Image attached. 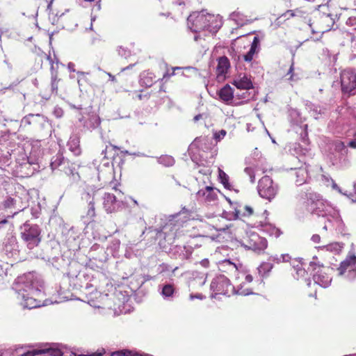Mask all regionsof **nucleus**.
<instances>
[{
  "label": "nucleus",
  "instance_id": "obj_1",
  "mask_svg": "<svg viewBox=\"0 0 356 356\" xmlns=\"http://www.w3.org/2000/svg\"><path fill=\"white\" fill-rule=\"evenodd\" d=\"M13 289L17 293V298L22 300L21 305L24 308L31 309L53 302L48 299L42 300L44 296V282L35 272L18 276Z\"/></svg>",
  "mask_w": 356,
  "mask_h": 356
},
{
  "label": "nucleus",
  "instance_id": "obj_2",
  "mask_svg": "<svg viewBox=\"0 0 356 356\" xmlns=\"http://www.w3.org/2000/svg\"><path fill=\"white\" fill-rule=\"evenodd\" d=\"M187 22L188 28L195 33L205 30L215 33L220 26L218 24L217 17L204 10L191 14L187 19Z\"/></svg>",
  "mask_w": 356,
  "mask_h": 356
},
{
  "label": "nucleus",
  "instance_id": "obj_3",
  "mask_svg": "<svg viewBox=\"0 0 356 356\" xmlns=\"http://www.w3.org/2000/svg\"><path fill=\"white\" fill-rule=\"evenodd\" d=\"M20 236L26 246L32 250L39 245L42 241V229L36 224L25 222L19 227Z\"/></svg>",
  "mask_w": 356,
  "mask_h": 356
},
{
  "label": "nucleus",
  "instance_id": "obj_4",
  "mask_svg": "<svg viewBox=\"0 0 356 356\" xmlns=\"http://www.w3.org/2000/svg\"><path fill=\"white\" fill-rule=\"evenodd\" d=\"M50 166L52 170L58 169L60 171L64 172L74 183L78 182L80 180L81 177L78 172V165L65 159L62 154L58 153L51 158Z\"/></svg>",
  "mask_w": 356,
  "mask_h": 356
},
{
  "label": "nucleus",
  "instance_id": "obj_5",
  "mask_svg": "<svg viewBox=\"0 0 356 356\" xmlns=\"http://www.w3.org/2000/svg\"><path fill=\"white\" fill-rule=\"evenodd\" d=\"M308 201L307 209L312 215L324 218L336 215V209L318 195L310 193Z\"/></svg>",
  "mask_w": 356,
  "mask_h": 356
},
{
  "label": "nucleus",
  "instance_id": "obj_6",
  "mask_svg": "<svg viewBox=\"0 0 356 356\" xmlns=\"http://www.w3.org/2000/svg\"><path fill=\"white\" fill-rule=\"evenodd\" d=\"M279 190L278 184L275 183L269 176H264L258 182L257 191L259 196L269 202L276 197Z\"/></svg>",
  "mask_w": 356,
  "mask_h": 356
},
{
  "label": "nucleus",
  "instance_id": "obj_7",
  "mask_svg": "<svg viewBox=\"0 0 356 356\" xmlns=\"http://www.w3.org/2000/svg\"><path fill=\"white\" fill-rule=\"evenodd\" d=\"M341 91L348 97L356 95V70L346 69L341 72Z\"/></svg>",
  "mask_w": 356,
  "mask_h": 356
},
{
  "label": "nucleus",
  "instance_id": "obj_8",
  "mask_svg": "<svg viewBox=\"0 0 356 356\" xmlns=\"http://www.w3.org/2000/svg\"><path fill=\"white\" fill-rule=\"evenodd\" d=\"M327 157L334 165L341 163L347 154L348 149L342 141L336 140L327 144Z\"/></svg>",
  "mask_w": 356,
  "mask_h": 356
},
{
  "label": "nucleus",
  "instance_id": "obj_9",
  "mask_svg": "<svg viewBox=\"0 0 356 356\" xmlns=\"http://www.w3.org/2000/svg\"><path fill=\"white\" fill-rule=\"evenodd\" d=\"M229 280L224 275H220L213 279L210 288L216 294L226 295L229 293V289L232 288Z\"/></svg>",
  "mask_w": 356,
  "mask_h": 356
},
{
  "label": "nucleus",
  "instance_id": "obj_10",
  "mask_svg": "<svg viewBox=\"0 0 356 356\" xmlns=\"http://www.w3.org/2000/svg\"><path fill=\"white\" fill-rule=\"evenodd\" d=\"M193 252V248L191 245H175L170 249L169 254L175 259L184 261L189 260Z\"/></svg>",
  "mask_w": 356,
  "mask_h": 356
},
{
  "label": "nucleus",
  "instance_id": "obj_11",
  "mask_svg": "<svg viewBox=\"0 0 356 356\" xmlns=\"http://www.w3.org/2000/svg\"><path fill=\"white\" fill-rule=\"evenodd\" d=\"M347 269H349L348 278L355 279L356 277V257L355 255L350 256L341 262L337 268L339 275H342Z\"/></svg>",
  "mask_w": 356,
  "mask_h": 356
},
{
  "label": "nucleus",
  "instance_id": "obj_12",
  "mask_svg": "<svg viewBox=\"0 0 356 356\" xmlns=\"http://www.w3.org/2000/svg\"><path fill=\"white\" fill-rule=\"evenodd\" d=\"M103 205L108 213L117 211L122 205V202L118 200L116 197L110 193H106L103 197Z\"/></svg>",
  "mask_w": 356,
  "mask_h": 356
},
{
  "label": "nucleus",
  "instance_id": "obj_13",
  "mask_svg": "<svg viewBox=\"0 0 356 356\" xmlns=\"http://www.w3.org/2000/svg\"><path fill=\"white\" fill-rule=\"evenodd\" d=\"M83 127L88 131H92L100 126L101 119L95 113H88L86 116L79 118Z\"/></svg>",
  "mask_w": 356,
  "mask_h": 356
},
{
  "label": "nucleus",
  "instance_id": "obj_14",
  "mask_svg": "<svg viewBox=\"0 0 356 356\" xmlns=\"http://www.w3.org/2000/svg\"><path fill=\"white\" fill-rule=\"evenodd\" d=\"M267 241L257 234H252L249 241L248 248L254 251H261L266 248Z\"/></svg>",
  "mask_w": 356,
  "mask_h": 356
},
{
  "label": "nucleus",
  "instance_id": "obj_15",
  "mask_svg": "<svg viewBox=\"0 0 356 356\" xmlns=\"http://www.w3.org/2000/svg\"><path fill=\"white\" fill-rule=\"evenodd\" d=\"M232 84L238 89L248 90L252 88L250 79L245 74L240 73L233 80Z\"/></svg>",
  "mask_w": 356,
  "mask_h": 356
},
{
  "label": "nucleus",
  "instance_id": "obj_16",
  "mask_svg": "<svg viewBox=\"0 0 356 356\" xmlns=\"http://www.w3.org/2000/svg\"><path fill=\"white\" fill-rule=\"evenodd\" d=\"M46 122V118L44 116L40 114H32L30 113L22 120V124L24 125H41L43 126Z\"/></svg>",
  "mask_w": 356,
  "mask_h": 356
},
{
  "label": "nucleus",
  "instance_id": "obj_17",
  "mask_svg": "<svg viewBox=\"0 0 356 356\" xmlns=\"http://www.w3.org/2000/svg\"><path fill=\"white\" fill-rule=\"evenodd\" d=\"M307 110L312 113L315 119H318L322 115L327 112V108L324 106L314 104L311 102L307 101L305 103Z\"/></svg>",
  "mask_w": 356,
  "mask_h": 356
},
{
  "label": "nucleus",
  "instance_id": "obj_18",
  "mask_svg": "<svg viewBox=\"0 0 356 356\" xmlns=\"http://www.w3.org/2000/svg\"><path fill=\"white\" fill-rule=\"evenodd\" d=\"M229 19L233 20L238 26H243L252 22V19H248L247 16L239 11L232 13L229 15Z\"/></svg>",
  "mask_w": 356,
  "mask_h": 356
},
{
  "label": "nucleus",
  "instance_id": "obj_19",
  "mask_svg": "<svg viewBox=\"0 0 356 356\" xmlns=\"http://www.w3.org/2000/svg\"><path fill=\"white\" fill-rule=\"evenodd\" d=\"M314 281L316 284H319L323 288H326L330 286L332 278L328 276L326 273L318 271L316 274L313 276Z\"/></svg>",
  "mask_w": 356,
  "mask_h": 356
},
{
  "label": "nucleus",
  "instance_id": "obj_20",
  "mask_svg": "<svg viewBox=\"0 0 356 356\" xmlns=\"http://www.w3.org/2000/svg\"><path fill=\"white\" fill-rule=\"evenodd\" d=\"M98 190L92 186H88L81 193V200L87 204L94 202Z\"/></svg>",
  "mask_w": 356,
  "mask_h": 356
},
{
  "label": "nucleus",
  "instance_id": "obj_21",
  "mask_svg": "<svg viewBox=\"0 0 356 356\" xmlns=\"http://www.w3.org/2000/svg\"><path fill=\"white\" fill-rule=\"evenodd\" d=\"M197 195L199 197H204L205 200L207 202L215 201L217 198V193L211 186H206L204 190H200Z\"/></svg>",
  "mask_w": 356,
  "mask_h": 356
},
{
  "label": "nucleus",
  "instance_id": "obj_22",
  "mask_svg": "<svg viewBox=\"0 0 356 356\" xmlns=\"http://www.w3.org/2000/svg\"><path fill=\"white\" fill-rule=\"evenodd\" d=\"M220 98L227 103L232 100L234 97V90L228 84L222 88L218 92Z\"/></svg>",
  "mask_w": 356,
  "mask_h": 356
},
{
  "label": "nucleus",
  "instance_id": "obj_23",
  "mask_svg": "<svg viewBox=\"0 0 356 356\" xmlns=\"http://www.w3.org/2000/svg\"><path fill=\"white\" fill-rule=\"evenodd\" d=\"M175 293L176 289L173 284H165L162 286L161 295L165 300H172Z\"/></svg>",
  "mask_w": 356,
  "mask_h": 356
},
{
  "label": "nucleus",
  "instance_id": "obj_24",
  "mask_svg": "<svg viewBox=\"0 0 356 356\" xmlns=\"http://www.w3.org/2000/svg\"><path fill=\"white\" fill-rule=\"evenodd\" d=\"M79 143L80 140L78 136H73L70 138V140L67 143V146L69 147L70 150L74 155H79L81 154V148Z\"/></svg>",
  "mask_w": 356,
  "mask_h": 356
},
{
  "label": "nucleus",
  "instance_id": "obj_25",
  "mask_svg": "<svg viewBox=\"0 0 356 356\" xmlns=\"http://www.w3.org/2000/svg\"><path fill=\"white\" fill-rule=\"evenodd\" d=\"M330 217L334 218V222L337 223L334 230L339 234H345V225L339 216V211L336 210V215H332Z\"/></svg>",
  "mask_w": 356,
  "mask_h": 356
},
{
  "label": "nucleus",
  "instance_id": "obj_26",
  "mask_svg": "<svg viewBox=\"0 0 356 356\" xmlns=\"http://www.w3.org/2000/svg\"><path fill=\"white\" fill-rule=\"evenodd\" d=\"M289 118L290 122L293 125H296L298 127L302 126V120L300 117V113L295 109L291 110L289 112Z\"/></svg>",
  "mask_w": 356,
  "mask_h": 356
},
{
  "label": "nucleus",
  "instance_id": "obj_27",
  "mask_svg": "<svg viewBox=\"0 0 356 356\" xmlns=\"http://www.w3.org/2000/svg\"><path fill=\"white\" fill-rule=\"evenodd\" d=\"M296 183L297 185L300 186L306 182L307 178V172L305 168H299L296 171Z\"/></svg>",
  "mask_w": 356,
  "mask_h": 356
},
{
  "label": "nucleus",
  "instance_id": "obj_28",
  "mask_svg": "<svg viewBox=\"0 0 356 356\" xmlns=\"http://www.w3.org/2000/svg\"><path fill=\"white\" fill-rule=\"evenodd\" d=\"M229 67V61L225 56L220 57L218 59V70L220 74L227 72V70Z\"/></svg>",
  "mask_w": 356,
  "mask_h": 356
},
{
  "label": "nucleus",
  "instance_id": "obj_29",
  "mask_svg": "<svg viewBox=\"0 0 356 356\" xmlns=\"http://www.w3.org/2000/svg\"><path fill=\"white\" fill-rule=\"evenodd\" d=\"M17 240L15 237H11L8 238V243L5 244V251L6 253H11L13 254V251L17 250Z\"/></svg>",
  "mask_w": 356,
  "mask_h": 356
},
{
  "label": "nucleus",
  "instance_id": "obj_30",
  "mask_svg": "<svg viewBox=\"0 0 356 356\" xmlns=\"http://www.w3.org/2000/svg\"><path fill=\"white\" fill-rule=\"evenodd\" d=\"M40 355L42 356H62L63 353L58 348L40 349Z\"/></svg>",
  "mask_w": 356,
  "mask_h": 356
},
{
  "label": "nucleus",
  "instance_id": "obj_31",
  "mask_svg": "<svg viewBox=\"0 0 356 356\" xmlns=\"http://www.w3.org/2000/svg\"><path fill=\"white\" fill-rule=\"evenodd\" d=\"M87 204V211L86 213V216H84V218H87L88 221H92L94 220V218L96 216L95 202L88 203Z\"/></svg>",
  "mask_w": 356,
  "mask_h": 356
},
{
  "label": "nucleus",
  "instance_id": "obj_32",
  "mask_svg": "<svg viewBox=\"0 0 356 356\" xmlns=\"http://www.w3.org/2000/svg\"><path fill=\"white\" fill-rule=\"evenodd\" d=\"M273 265L270 262H263L259 267V273L261 276L266 275L273 268Z\"/></svg>",
  "mask_w": 356,
  "mask_h": 356
},
{
  "label": "nucleus",
  "instance_id": "obj_33",
  "mask_svg": "<svg viewBox=\"0 0 356 356\" xmlns=\"http://www.w3.org/2000/svg\"><path fill=\"white\" fill-rule=\"evenodd\" d=\"M60 79H58L56 72H52L51 77V91L52 94H58V83Z\"/></svg>",
  "mask_w": 356,
  "mask_h": 356
},
{
  "label": "nucleus",
  "instance_id": "obj_34",
  "mask_svg": "<svg viewBox=\"0 0 356 356\" xmlns=\"http://www.w3.org/2000/svg\"><path fill=\"white\" fill-rule=\"evenodd\" d=\"M158 161L159 163L167 167L172 166L175 163L174 158L168 155H165L159 157Z\"/></svg>",
  "mask_w": 356,
  "mask_h": 356
},
{
  "label": "nucleus",
  "instance_id": "obj_35",
  "mask_svg": "<svg viewBox=\"0 0 356 356\" xmlns=\"http://www.w3.org/2000/svg\"><path fill=\"white\" fill-rule=\"evenodd\" d=\"M218 177L225 188H229L230 184L229 183V177L220 168H218Z\"/></svg>",
  "mask_w": 356,
  "mask_h": 356
},
{
  "label": "nucleus",
  "instance_id": "obj_36",
  "mask_svg": "<svg viewBox=\"0 0 356 356\" xmlns=\"http://www.w3.org/2000/svg\"><path fill=\"white\" fill-rule=\"evenodd\" d=\"M300 136L301 141L305 145H308L309 144V138H308V134L307 132V124H302V126L300 127Z\"/></svg>",
  "mask_w": 356,
  "mask_h": 356
},
{
  "label": "nucleus",
  "instance_id": "obj_37",
  "mask_svg": "<svg viewBox=\"0 0 356 356\" xmlns=\"http://www.w3.org/2000/svg\"><path fill=\"white\" fill-rule=\"evenodd\" d=\"M232 289L233 291V293L235 294H238L241 296H248L250 294H252L253 292L250 289H243L242 284H241L239 286H238L237 289L236 290L234 286L232 287Z\"/></svg>",
  "mask_w": 356,
  "mask_h": 356
},
{
  "label": "nucleus",
  "instance_id": "obj_38",
  "mask_svg": "<svg viewBox=\"0 0 356 356\" xmlns=\"http://www.w3.org/2000/svg\"><path fill=\"white\" fill-rule=\"evenodd\" d=\"M342 248L343 246L339 243H333L324 246L326 250L337 253H339Z\"/></svg>",
  "mask_w": 356,
  "mask_h": 356
},
{
  "label": "nucleus",
  "instance_id": "obj_39",
  "mask_svg": "<svg viewBox=\"0 0 356 356\" xmlns=\"http://www.w3.org/2000/svg\"><path fill=\"white\" fill-rule=\"evenodd\" d=\"M326 220L325 221V225L323 227V229L325 231H333L335 229L334 225L332 222V218L331 217H325Z\"/></svg>",
  "mask_w": 356,
  "mask_h": 356
},
{
  "label": "nucleus",
  "instance_id": "obj_40",
  "mask_svg": "<svg viewBox=\"0 0 356 356\" xmlns=\"http://www.w3.org/2000/svg\"><path fill=\"white\" fill-rule=\"evenodd\" d=\"M293 70H294V63H293V62H292V63L288 70L287 74H286V75H289L288 80L291 81H295L298 79V77L294 74Z\"/></svg>",
  "mask_w": 356,
  "mask_h": 356
},
{
  "label": "nucleus",
  "instance_id": "obj_41",
  "mask_svg": "<svg viewBox=\"0 0 356 356\" xmlns=\"http://www.w3.org/2000/svg\"><path fill=\"white\" fill-rule=\"evenodd\" d=\"M120 246V241L118 238H114L110 242L109 248L113 252H117Z\"/></svg>",
  "mask_w": 356,
  "mask_h": 356
},
{
  "label": "nucleus",
  "instance_id": "obj_42",
  "mask_svg": "<svg viewBox=\"0 0 356 356\" xmlns=\"http://www.w3.org/2000/svg\"><path fill=\"white\" fill-rule=\"evenodd\" d=\"M111 356H134L132 352L129 350H122L114 352Z\"/></svg>",
  "mask_w": 356,
  "mask_h": 356
},
{
  "label": "nucleus",
  "instance_id": "obj_43",
  "mask_svg": "<svg viewBox=\"0 0 356 356\" xmlns=\"http://www.w3.org/2000/svg\"><path fill=\"white\" fill-rule=\"evenodd\" d=\"M220 266L222 268V267H225V266H228L229 267V268H231L232 270H237V267L236 266L235 264L232 263L230 260L229 259H225L222 261V263L220 264Z\"/></svg>",
  "mask_w": 356,
  "mask_h": 356
},
{
  "label": "nucleus",
  "instance_id": "obj_44",
  "mask_svg": "<svg viewBox=\"0 0 356 356\" xmlns=\"http://www.w3.org/2000/svg\"><path fill=\"white\" fill-rule=\"evenodd\" d=\"M256 52L257 51L253 50V49H250L248 52L243 56L244 60L247 62H250L252 60L253 56Z\"/></svg>",
  "mask_w": 356,
  "mask_h": 356
},
{
  "label": "nucleus",
  "instance_id": "obj_45",
  "mask_svg": "<svg viewBox=\"0 0 356 356\" xmlns=\"http://www.w3.org/2000/svg\"><path fill=\"white\" fill-rule=\"evenodd\" d=\"M244 171L247 175H249L250 181L254 183L255 181V175L252 168L250 167H247L245 168Z\"/></svg>",
  "mask_w": 356,
  "mask_h": 356
},
{
  "label": "nucleus",
  "instance_id": "obj_46",
  "mask_svg": "<svg viewBox=\"0 0 356 356\" xmlns=\"http://www.w3.org/2000/svg\"><path fill=\"white\" fill-rule=\"evenodd\" d=\"M120 148L118 147V146H115V145H111L110 144L109 146H106V149L102 151V154H104V157L105 158H108V156H107V154L108 153H110L111 152V150H114V149H119Z\"/></svg>",
  "mask_w": 356,
  "mask_h": 356
},
{
  "label": "nucleus",
  "instance_id": "obj_47",
  "mask_svg": "<svg viewBox=\"0 0 356 356\" xmlns=\"http://www.w3.org/2000/svg\"><path fill=\"white\" fill-rule=\"evenodd\" d=\"M15 202V200L14 198L11 197H7V199L4 201V207L6 208H10L12 207Z\"/></svg>",
  "mask_w": 356,
  "mask_h": 356
},
{
  "label": "nucleus",
  "instance_id": "obj_48",
  "mask_svg": "<svg viewBox=\"0 0 356 356\" xmlns=\"http://www.w3.org/2000/svg\"><path fill=\"white\" fill-rule=\"evenodd\" d=\"M118 54L122 57L127 58L130 56V51L128 49L120 47L118 49Z\"/></svg>",
  "mask_w": 356,
  "mask_h": 356
},
{
  "label": "nucleus",
  "instance_id": "obj_49",
  "mask_svg": "<svg viewBox=\"0 0 356 356\" xmlns=\"http://www.w3.org/2000/svg\"><path fill=\"white\" fill-rule=\"evenodd\" d=\"M259 47V39L257 36H255L253 39V41L251 43L250 49H253V50L257 51Z\"/></svg>",
  "mask_w": 356,
  "mask_h": 356
},
{
  "label": "nucleus",
  "instance_id": "obj_50",
  "mask_svg": "<svg viewBox=\"0 0 356 356\" xmlns=\"http://www.w3.org/2000/svg\"><path fill=\"white\" fill-rule=\"evenodd\" d=\"M36 355H40V349L27 351L26 353L22 354V356H35Z\"/></svg>",
  "mask_w": 356,
  "mask_h": 356
},
{
  "label": "nucleus",
  "instance_id": "obj_51",
  "mask_svg": "<svg viewBox=\"0 0 356 356\" xmlns=\"http://www.w3.org/2000/svg\"><path fill=\"white\" fill-rule=\"evenodd\" d=\"M294 12H295L296 17H304L307 13L305 11L302 10L301 8L294 9Z\"/></svg>",
  "mask_w": 356,
  "mask_h": 356
},
{
  "label": "nucleus",
  "instance_id": "obj_52",
  "mask_svg": "<svg viewBox=\"0 0 356 356\" xmlns=\"http://www.w3.org/2000/svg\"><path fill=\"white\" fill-rule=\"evenodd\" d=\"M284 15L285 17H287L288 18L289 17H296L294 10H286V13L284 14Z\"/></svg>",
  "mask_w": 356,
  "mask_h": 356
},
{
  "label": "nucleus",
  "instance_id": "obj_53",
  "mask_svg": "<svg viewBox=\"0 0 356 356\" xmlns=\"http://www.w3.org/2000/svg\"><path fill=\"white\" fill-rule=\"evenodd\" d=\"M244 209L247 212V213L243 214L244 216H250L253 213V209L250 206H245Z\"/></svg>",
  "mask_w": 356,
  "mask_h": 356
},
{
  "label": "nucleus",
  "instance_id": "obj_54",
  "mask_svg": "<svg viewBox=\"0 0 356 356\" xmlns=\"http://www.w3.org/2000/svg\"><path fill=\"white\" fill-rule=\"evenodd\" d=\"M311 240L315 243H318L321 241V237L318 234H314L312 236Z\"/></svg>",
  "mask_w": 356,
  "mask_h": 356
},
{
  "label": "nucleus",
  "instance_id": "obj_55",
  "mask_svg": "<svg viewBox=\"0 0 356 356\" xmlns=\"http://www.w3.org/2000/svg\"><path fill=\"white\" fill-rule=\"evenodd\" d=\"M280 258L282 262H286L289 261L291 257L288 254H284L280 255Z\"/></svg>",
  "mask_w": 356,
  "mask_h": 356
},
{
  "label": "nucleus",
  "instance_id": "obj_56",
  "mask_svg": "<svg viewBox=\"0 0 356 356\" xmlns=\"http://www.w3.org/2000/svg\"><path fill=\"white\" fill-rule=\"evenodd\" d=\"M270 260L273 261H275L277 263H280V262L282 261V259L280 258V256H278V255L271 256L270 257Z\"/></svg>",
  "mask_w": 356,
  "mask_h": 356
},
{
  "label": "nucleus",
  "instance_id": "obj_57",
  "mask_svg": "<svg viewBox=\"0 0 356 356\" xmlns=\"http://www.w3.org/2000/svg\"><path fill=\"white\" fill-rule=\"evenodd\" d=\"M54 114L57 118H60L63 114V111L61 108H56L54 110Z\"/></svg>",
  "mask_w": 356,
  "mask_h": 356
},
{
  "label": "nucleus",
  "instance_id": "obj_58",
  "mask_svg": "<svg viewBox=\"0 0 356 356\" xmlns=\"http://www.w3.org/2000/svg\"><path fill=\"white\" fill-rule=\"evenodd\" d=\"M104 353V352H103V351H99V352L91 353L90 355H80L79 356H102Z\"/></svg>",
  "mask_w": 356,
  "mask_h": 356
},
{
  "label": "nucleus",
  "instance_id": "obj_59",
  "mask_svg": "<svg viewBox=\"0 0 356 356\" xmlns=\"http://www.w3.org/2000/svg\"><path fill=\"white\" fill-rule=\"evenodd\" d=\"M9 137V134L8 133H2L1 134V136L0 137V142H2V141H6Z\"/></svg>",
  "mask_w": 356,
  "mask_h": 356
},
{
  "label": "nucleus",
  "instance_id": "obj_60",
  "mask_svg": "<svg viewBox=\"0 0 356 356\" xmlns=\"http://www.w3.org/2000/svg\"><path fill=\"white\" fill-rule=\"evenodd\" d=\"M200 264L204 268H208L209 265V261L207 259H204L200 261Z\"/></svg>",
  "mask_w": 356,
  "mask_h": 356
},
{
  "label": "nucleus",
  "instance_id": "obj_61",
  "mask_svg": "<svg viewBox=\"0 0 356 356\" xmlns=\"http://www.w3.org/2000/svg\"><path fill=\"white\" fill-rule=\"evenodd\" d=\"M156 238H162V237L165 238V233H163L162 232V230L156 229Z\"/></svg>",
  "mask_w": 356,
  "mask_h": 356
},
{
  "label": "nucleus",
  "instance_id": "obj_62",
  "mask_svg": "<svg viewBox=\"0 0 356 356\" xmlns=\"http://www.w3.org/2000/svg\"><path fill=\"white\" fill-rule=\"evenodd\" d=\"M355 195L350 194V199L354 202H356V183L354 184Z\"/></svg>",
  "mask_w": 356,
  "mask_h": 356
},
{
  "label": "nucleus",
  "instance_id": "obj_63",
  "mask_svg": "<svg viewBox=\"0 0 356 356\" xmlns=\"http://www.w3.org/2000/svg\"><path fill=\"white\" fill-rule=\"evenodd\" d=\"M272 234H275L276 237H278L281 234V231L275 227H273Z\"/></svg>",
  "mask_w": 356,
  "mask_h": 356
},
{
  "label": "nucleus",
  "instance_id": "obj_64",
  "mask_svg": "<svg viewBox=\"0 0 356 356\" xmlns=\"http://www.w3.org/2000/svg\"><path fill=\"white\" fill-rule=\"evenodd\" d=\"M348 146H350V147H353V148H356V138L350 140L348 143Z\"/></svg>",
  "mask_w": 356,
  "mask_h": 356
}]
</instances>
